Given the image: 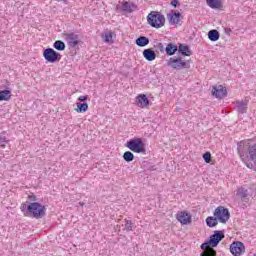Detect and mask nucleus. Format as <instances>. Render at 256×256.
Segmentation results:
<instances>
[{"label": "nucleus", "instance_id": "nucleus-20", "mask_svg": "<svg viewBox=\"0 0 256 256\" xmlns=\"http://www.w3.org/2000/svg\"><path fill=\"white\" fill-rule=\"evenodd\" d=\"M206 225L210 229H213V227H217V225H219V220L216 216H208L206 218Z\"/></svg>", "mask_w": 256, "mask_h": 256}, {"label": "nucleus", "instance_id": "nucleus-22", "mask_svg": "<svg viewBox=\"0 0 256 256\" xmlns=\"http://www.w3.org/2000/svg\"><path fill=\"white\" fill-rule=\"evenodd\" d=\"M247 105L248 103L245 101H236V109L238 113L244 114L247 113Z\"/></svg>", "mask_w": 256, "mask_h": 256}, {"label": "nucleus", "instance_id": "nucleus-33", "mask_svg": "<svg viewBox=\"0 0 256 256\" xmlns=\"http://www.w3.org/2000/svg\"><path fill=\"white\" fill-rule=\"evenodd\" d=\"M124 229L125 231H133V221L126 219Z\"/></svg>", "mask_w": 256, "mask_h": 256}, {"label": "nucleus", "instance_id": "nucleus-9", "mask_svg": "<svg viewBox=\"0 0 256 256\" xmlns=\"http://www.w3.org/2000/svg\"><path fill=\"white\" fill-rule=\"evenodd\" d=\"M64 37L69 49H75V47L81 43L79 36L75 32L65 33Z\"/></svg>", "mask_w": 256, "mask_h": 256}, {"label": "nucleus", "instance_id": "nucleus-10", "mask_svg": "<svg viewBox=\"0 0 256 256\" xmlns=\"http://www.w3.org/2000/svg\"><path fill=\"white\" fill-rule=\"evenodd\" d=\"M245 252V244L241 241H234L230 245V253L234 256H241Z\"/></svg>", "mask_w": 256, "mask_h": 256}, {"label": "nucleus", "instance_id": "nucleus-30", "mask_svg": "<svg viewBox=\"0 0 256 256\" xmlns=\"http://www.w3.org/2000/svg\"><path fill=\"white\" fill-rule=\"evenodd\" d=\"M7 134V131H3V132H1V134H0V147L2 148V149H5V147H6V143H9V140L7 139V136H5Z\"/></svg>", "mask_w": 256, "mask_h": 256}, {"label": "nucleus", "instance_id": "nucleus-29", "mask_svg": "<svg viewBox=\"0 0 256 256\" xmlns=\"http://www.w3.org/2000/svg\"><path fill=\"white\" fill-rule=\"evenodd\" d=\"M122 157H123L124 161H126V163H131L135 159V155L131 151L124 152Z\"/></svg>", "mask_w": 256, "mask_h": 256}, {"label": "nucleus", "instance_id": "nucleus-4", "mask_svg": "<svg viewBox=\"0 0 256 256\" xmlns=\"http://www.w3.org/2000/svg\"><path fill=\"white\" fill-rule=\"evenodd\" d=\"M147 23L153 29H161L165 27V16L159 11H151L147 16Z\"/></svg>", "mask_w": 256, "mask_h": 256}, {"label": "nucleus", "instance_id": "nucleus-38", "mask_svg": "<svg viewBox=\"0 0 256 256\" xmlns=\"http://www.w3.org/2000/svg\"><path fill=\"white\" fill-rule=\"evenodd\" d=\"M225 33L226 35H231V28H226Z\"/></svg>", "mask_w": 256, "mask_h": 256}, {"label": "nucleus", "instance_id": "nucleus-21", "mask_svg": "<svg viewBox=\"0 0 256 256\" xmlns=\"http://www.w3.org/2000/svg\"><path fill=\"white\" fill-rule=\"evenodd\" d=\"M76 107L77 108H75V111L77 113H87V111L89 109V104L87 102H83V103L78 102V103H76Z\"/></svg>", "mask_w": 256, "mask_h": 256}, {"label": "nucleus", "instance_id": "nucleus-6", "mask_svg": "<svg viewBox=\"0 0 256 256\" xmlns=\"http://www.w3.org/2000/svg\"><path fill=\"white\" fill-rule=\"evenodd\" d=\"M214 217L219 223H227L231 219V212L225 206H218L213 212Z\"/></svg>", "mask_w": 256, "mask_h": 256}, {"label": "nucleus", "instance_id": "nucleus-34", "mask_svg": "<svg viewBox=\"0 0 256 256\" xmlns=\"http://www.w3.org/2000/svg\"><path fill=\"white\" fill-rule=\"evenodd\" d=\"M205 163H211V152L207 151L202 155Z\"/></svg>", "mask_w": 256, "mask_h": 256}, {"label": "nucleus", "instance_id": "nucleus-13", "mask_svg": "<svg viewBox=\"0 0 256 256\" xmlns=\"http://www.w3.org/2000/svg\"><path fill=\"white\" fill-rule=\"evenodd\" d=\"M167 19L170 25H178L179 21H181V12L177 10H171L167 15Z\"/></svg>", "mask_w": 256, "mask_h": 256}, {"label": "nucleus", "instance_id": "nucleus-1", "mask_svg": "<svg viewBox=\"0 0 256 256\" xmlns=\"http://www.w3.org/2000/svg\"><path fill=\"white\" fill-rule=\"evenodd\" d=\"M237 153L248 169L256 171V144L242 140L237 142Z\"/></svg>", "mask_w": 256, "mask_h": 256}, {"label": "nucleus", "instance_id": "nucleus-14", "mask_svg": "<svg viewBox=\"0 0 256 256\" xmlns=\"http://www.w3.org/2000/svg\"><path fill=\"white\" fill-rule=\"evenodd\" d=\"M150 103L151 101H149L147 94H139L136 97V105L141 109H145V107H149Z\"/></svg>", "mask_w": 256, "mask_h": 256}, {"label": "nucleus", "instance_id": "nucleus-5", "mask_svg": "<svg viewBox=\"0 0 256 256\" xmlns=\"http://www.w3.org/2000/svg\"><path fill=\"white\" fill-rule=\"evenodd\" d=\"M125 147L130 151H133V153H147L143 138L134 137L126 142Z\"/></svg>", "mask_w": 256, "mask_h": 256}, {"label": "nucleus", "instance_id": "nucleus-11", "mask_svg": "<svg viewBox=\"0 0 256 256\" xmlns=\"http://www.w3.org/2000/svg\"><path fill=\"white\" fill-rule=\"evenodd\" d=\"M176 219L181 223V225H189L192 223L191 213L188 211H180L176 214Z\"/></svg>", "mask_w": 256, "mask_h": 256}, {"label": "nucleus", "instance_id": "nucleus-24", "mask_svg": "<svg viewBox=\"0 0 256 256\" xmlns=\"http://www.w3.org/2000/svg\"><path fill=\"white\" fill-rule=\"evenodd\" d=\"M138 47H147L149 45V38L146 36H140L135 40Z\"/></svg>", "mask_w": 256, "mask_h": 256}, {"label": "nucleus", "instance_id": "nucleus-36", "mask_svg": "<svg viewBox=\"0 0 256 256\" xmlns=\"http://www.w3.org/2000/svg\"><path fill=\"white\" fill-rule=\"evenodd\" d=\"M87 99H89V95H84V96H79L78 97V101L80 103H85V101H87Z\"/></svg>", "mask_w": 256, "mask_h": 256}, {"label": "nucleus", "instance_id": "nucleus-19", "mask_svg": "<svg viewBox=\"0 0 256 256\" xmlns=\"http://www.w3.org/2000/svg\"><path fill=\"white\" fill-rule=\"evenodd\" d=\"M210 9H223V0H206Z\"/></svg>", "mask_w": 256, "mask_h": 256}, {"label": "nucleus", "instance_id": "nucleus-18", "mask_svg": "<svg viewBox=\"0 0 256 256\" xmlns=\"http://www.w3.org/2000/svg\"><path fill=\"white\" fill-rule=\"evenodd\" d=\"M166 45V55L168 57H173V55H175V53H177V51H179V46H177V44L175 43H168V44H165Z\"/></svg>", "mask_w": 256, "mask_h": 256}, {"label": "nucleus", "instance_id": "nucleus-39", "mask_svg": "<svg viewBox=\"0 0 256 256\" xmlns=\"http://www.w3.org/2000/svg\"><path fill=\"white\" fill-rule=\"evenodd\" d=\"M253 141H255L253 145H256V136L253 138Z\"/></svg>", "mask_w": 256, "mask_h": 256}, {"label": "nucleus", "instance_id": "nucleus-32", "mask_svg": "<svg viewBox=\"0 0 256 256\" xmlns=\"http://www.w3.org/2000/svg\"><path fill=\"white\" fill-rule=\"evenodd\" d=\"M113 41V32H104V43H111Z\"/></svg>", "mask_w": 256, "mask_h": 256}, {"label": "nucleus", "instance_id": "nucleus-7", "mask_svg": "<svg viewBox=\"0 0 256 256\" xmlns=\"http://www.w3.org/2000/svg\"><path fill=\"white\" fill-rule=\"evenodd\" d=\"M167 66L175 69L176 71H181V69H189V64L187 61L183 60L181 57L169 58Z\"/></svg>", "mask_w": 256, "mask_h": 256}, {"label": "nucleus", "instance_id": "nucleus-17", "mask_svg": "<svg viewBox=\"0 0 256 256\" xmlns=\"http://www.w3.org/2000/svg\"><path fill=\"white\" fill-rule=\"evenodd\" d=\"M142 55L146 61H155L157 59V53H155V50L152 48L144 49L142 52Z\"/></svg>", "mask_w": 256, "mask_h": 256}, {"label": "nucleus", "instance_id": "nucleus-3", "mask_svg": "<svg viewBox=\"0 0 256 256\" xmlns=\"http://www.w3.org/2000/svg\"><path fill=\"white\" fill-rule=\"evenodd\" d=\"M225 239V231L224 230H216L212 235L208 237V239L203 242L200 246V249H207V247H218V245Z\"/></svg>", "mask_w": 256, "mask_h": 256}, {"label": "nucleus", "instance_id": "nucleus-31", "mask_svg": "<svg viewBox=\"0 0 256 256\" xmlns=\"http://www.w3.org/2000/svg\"><path fill=\"white\" fill-rule=\"evenodd\" d=\"M154 47H155V49H158V51H160V53L166 52V46L162 42H159V41L154 42Z\"/></svg>", "mask_w": 256, "mask_h": 256}, {"label": "nucleus", "instance_id": "nucleus-28", "mask_svg": "<svg viewBox=\"0 0 256 256\" xmlns=\"http://www.w3.org/2000/svg\"><path fill=\"white\" fill-rule=\"evenodd\" d=\"M237 196L240 197L242 201H245V199H247V197L249 196V192L247 191V189L241 187L237 190Z\"/></svg>", "mask_w": 256, "mask_h": 256}, {"label": "nucleus", "instance_id": "nucleus-26", "mask_svg": "<svg viewBox=\"0 0 256 256\" xmlns=\"http://www.w3.org/2000/svg\"><path fill=\"white\" fill-rule=\"evenodd\" d=\"M11 99V90H0V101H9Z\"/></svg>", "mask_w": 256, "mask_h": 256}, {"label": "nucleus", "instance_id": "nucleus-12", "mask_svg": "<svg viewBox=\"0 0 256 256\" xmlns=\"http://www.w3.org/2000/svg\"><path fill=\"white\" fill-rule=\"evenodd\" d=\"M212 97L216 99H225L227 97V88L223 85L213 86Z\"/></svg>", "mask_w": 256, "mask_h": 256}, {"label": "nucleus", "instance_id": "nucleus-8", "mask_svg": "<svg viewBox=\"0 0 256 256\" xmlns=\"http://www.w3.org/2000/svg\"><path fill=\"white\" fill-rule=\"evenodd\" d=\"M43 57L47 63H59L61 61V54L53 48L44 49Z\"/></svg>", "mask_w": 256, "mask_h": 256}, {"label": "nucleus", "instance_id": "nucleus-25", "mask_svg": "<svg viewBox=\"0 0 256 256\" xmlns=\"http://www.w3.org/2000/svg\"><path fill=\"white\" fill-rule=\"evenodd\" d=\"M200 256H217V250H215L213 247H207L202 249Z\"/></svg>", "mask_w": 256, "mask_h": 256}, {"label": "nucleus", "instance_id": "nucleus-35", "mask_svg": "<svg viewBox=\"0 0 256 256\" xmlns=\"http://www.w3.org/2000/svg\"><path fill=\"white\" fill-rule=\"evenodd\" d=\"M170 5H172V7H174L175 9H177V7H181V3L179 2V0H172Z\"/></svg>", "mask_w": 256, "mask_h": 256}, {"label": "nucleus", "instance_id": "nucleus-37", "mask_svg": "<svg viewBox=\"0 0 256 256\" xmlns=\"http://www.w3.org/2000/svg\"><path fill=\"white\" fill-rule=\"evenodd\" d=\"M29 201H32V203H37V196L35 194L28 196Z\"/></svg>", "mask_w": 256, "mask_h": 256}, {"label": "nucleus", "instance_id": "nucleus-23", "mask_svg": "<svg viewBox=\"0 0 256 256\" xmlns=\"http://www.w3.org/2000/svg\"><path fill=\"white\" fill-rule=\"evenodd\" d=\"M219 37H221V34L217 29H212L208 32V39L212 42L219 41Z\"/></svg>", "mask_w": 256, "mask_h": 256}, {"label": "nucleus", "instance_id": "nucleus-27", "mask_svg": "<svg viewBox=\"0 0 256 256\" xmlns=\"http://www.w3.org/2000/svg\"><path fill=\"white\" fill-rule=\"evenodd\" d=\"M53 47L56 49V51H65L67 45H65V42L62 40H56L53 43Z\"/></svg>", "mask_w": 256, "mask_h": 256}, {"label": "nucleus", "instance_id": "nucleus-2", "mask_svg": "<svg viewBox=\"0 0 256 256\" xmlns=\"http://www.w3.org/2000/svg\"><path fill=\"white\" fill-rule=\"evenodd\" d=\"M26 203H22L20 206L24 217H31L32 219H43V217L47 215V207L45 205L39 202Z\"/></svg>", "mask_w": 256, "mask_h": 256}, {"label": "nucleus", "instance_id": "nucleus-40", "mask_svg": "<svg viewBox=\"0 0 256 256\" xmlns=\"http://www.w3.org/2000/svg\"><path fill=\"white\" fill-rule=\"evenodd\" d=\"M79 205H82V206H83V205H85V203H83V202H80V203H79Z\"/></svg>", "mask_w": 256, "mask_h": 256}, {"label": "nucleus", "instance_id": "nucleus-15", "mask_svg": "<svg viewBox=\"0 0 256 256\" xmlns=\"http://www.w3.org/2000/svg\"><path fill=\"white\" fill-rule=\"evenodd\" d=\"M120 10L124 13H133V11L139 10V7L133 2L129 3L127 1H123Z\"/></svg>", "mask_w": 256, "mask_h": 256}, {"label": "nucleus", "instance_id": "nucleus-16", "mask_svg": "<svg viewBox=\"0 0 256 256\" xmlns=\"http://www.w3.org/2000/svg\"><path fill=\"white\" fill-rule=\"evenodd\" d=\"M178 53L182 55V57H191L193 55V51L187 44L178 43Z\"/></svg>", "mask_w": 256, "mask_h": 256}]
</instances>
